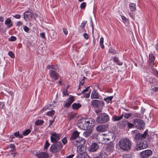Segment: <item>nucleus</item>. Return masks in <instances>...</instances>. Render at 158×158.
I'll list each match as a JSON object with an SVG mask.
<instances>
[{"label":"nucleus","instance_id":"obj_1","mask_svg":"<svg viewBox=\"0 0 158 158\" xmlns=\"http://www.w3.org/2000/svg\"><path fill=\"white\" fill-rule=\"evenodd\" d=\"M85 140L81 137H79L78 140H76L75 141L73 142L74 145L78 147L77 151L79 154V155H81L85 152L86 150V148L84 146L85 143Z\"/></svg>","mask_w":158,"mask_h":158},{"label":"nucleus","instance_id":"obj_2","mask_svg":"<svg viewBox=\"0 0 158 158\" xmlns=\"http://www.w3.org/2000/svg\"><path fill=\"white\" fill-rule=\"evenodd\" d=\"M118 145L120 148L123 150L127 151L130 150L131 147V143L128 139H123L119 141Z\"/></svg>","mask_w":158,"mask_h":158},{"label":"nucleus","instance_id":"obj_3","mask_svg":"<svg viewBox=\"0 0 158 158\" xmlns=\"http://www.w3.org/2000/svg\"><path fill=\"white\" fill-rule=\"evenodd\" d=\"M148 130H146L144 132L143 134H142L139 132L137 130H134L132 131L131 133L134 135V139L135 141L137 142L143 140V139L145 138L148 135Z\"/></svg>","mask_w":158,"mask_h":158},{"label":"nucleus","instance_id":"obj_4","mask_svg":"<svg viewBox=\"0 0 158 158\" xmlns=\"http://www.w3.org/2000/svg\"><path fill=\"white\" fill-rule=\"evenodd\" d=\"M90 121H88L87 119L83 118L78 121L77 126L81 129L86 130L90 128Z\"/></svg>","mask_w":158,"mask_h":158},{"label":"nucleus","instance_id":"obj_5","mask_svg":"<svg viewBox=\"0 0 158 158\" xmlns=\"http://www.w3.org/2000/svg\"><path fill=\"white\" fill-rule=\"evenodd\" d=\"M110 119L109 116L106 113L100 114L97 117L96 122L97 123L102 124L108 122Z\"/></svg>","mask_w":158,"mask_h":158},{"label":"nucleus","instance_id":"obj_6","mask_svg":"<svg viewBox=\"0 0 158 158\" xmlns=\"http://www.w3.org/2000/svg\"><path fill=\"white\" fill-rule=\"evenodd\" d=\"M62 146L60 142L57 141L51 145L50 148V151L52 153H56L59 152L62 148Z\"/></svg>","mask_w":158,"mask_h":158},{"label":"nucleus","instance_id":"obj_7","mask_svg":"<svg viewBox=\"0 0 158 158\" xmlns=\"http://www.w3.org/2000/svg\"><path fill=\"white\" fill-rule=\"evenodd\" d=\"M24 19L26 21L30 20L32 18L38 16L36 14H34L32 11L30 10H27L23 13Z\"/></svg>","mask_w":158,"mask_h":158},{"label":"nucleus","instance_id":"obj_8","mask_svg":"<svg viewBox=\"0 0 158 158\" xmlns=\"http://www.w3.org/2000/svg\"><path fill=\"white\" fill-rule=\"evenodd\" d=\"M132 123L138 129H143L145 127V124L144 122L141 119H133L132 120Z\"/></svg>","mask_w":158,"mask_h":158},{"label":"nucleus","instance_id":"obj_9","mask_svg":"<svg viewBox=\"0 0 158 158\" xmlns=\"http://www.w3.org/2000/svg\"><path fill=\"white\" fill-rule=\"evenodd\" d=\"M91 105L94 108H102L104 105V103L99 100H94L92 101Z\"/></svg>","mask_w":158,"mask_h":158},{"label":"nucleus","instance_id":"obj_10","mask_svg":"<svg viewBox=\"0 0 158 158\" xmlns=\"http://www.w3.org/2000/svg\"><path fill=\"white\" fill-rule=\"evenodd\" d=\"M147 142L144 140L137 142L136 150H141L146 148L148 147Z\"/></svg>","mask_w":158,"mask_h":158},{"label":"nucleus","instance_id":"obj_11","mask_svg":"<svg viewBox=\"0 0 158 158\" xmlns=\"http://www.w3.org/2000/svg\"><path fill=\"white\" fill-rule=\"evenodd\" d=\"M152 154V152L150 150L143 151L140 153V156L142 158H147Z\"/></svg>","mask_w":158,"mask_h":158},{"label":"nucleus","instance_id":"obj_12","mask_svg":"<svg viewBox=\"0 0 158 158\" xmlns=\"http://www.w3.org/2000/svg\"><path fill=\"white\" fill-rule=\"evenodd\" d=\"M60 134H57L55 132L51 134V136L50 137L51 142L52 143L57 142V140L60 139Z\"/></svg>","mask_w":158,"mask_h":158},{"label":"nucleus","instance_id":"obj_13","mask_svg":"<svg viewBox=\"0 0 158 158\" xmlns=\"http://www.w3.org/2000/svg\"><path fill=\"white\" fill-rule=\"evenodd\" d=\"M99 148V146L96 143H93L88 148V150L91 152H94Z\"/></svg>","mask_w":158,"mask_h":158},{"label":"nucleus","instance_id":"obj_14","mask_svg":"<svg viewBox=\"0 0 158 158\" xmlns=\"http://www.w3.org/2000/svg\"><path fill=\"white\" fill-rule=\"evenodd\" d=\"M102 135H103L105 138H108L107 139L110 142H113L115 139V136L113 133H110L106 135L103 134Z\"/></svg>","mask_w":158,"mask_h":158},{"label":"nucleus","instance_id":"obj_15","mask_svg":"<svg viewBox=\"0 0 158 158\" xmlns=\"http://www.w3.org/2000/svg\"><path fill=\"white\" fill-rule=\"evenodd\" d=\"M108 127L107 124H102L97 126L96 130L98 131L104 132L108 129Z\"/></svg>","mask_w":158,"mask_h":158},{"label":"nucleus","instance_id":"obj_16","mask_svg":"<svg viewBox=\"0 0 158 158\" xmlns=\"http://www.w3.org/2000/svg\"><path fill=\"white\" fill-rule=\"evenodd\" d=\"M99 142L102 144H106L110 142L107 139L108 138L104 137L103 135H101L98 136L97 139Z\"/></svg>","mask_w":158,"mask_h":158},{"label":"nucleus","instance_id":"obj_17","mask_svg":"<svg viewBox=\"0 0 158 158\" xmlns=\"http://www.w3.org/2000/svg\"><path fill=\"white\" fill-rule=\"evenodd\" d=\"M79 133L77 131H73L71 137L70 138L71 141L73 142L75 141L79 137Z\"/></svg>","mask_w":158,"mask_h":158},{"label":"nucleus","instance_id":"obj_18","mask_svg":"<svg viewBox=\"0 0 158 158\" xmlns=\"http://www.w3.org/2000/svg\"><path fill=\"white\" fill-rule=\"evenodd\" d=\"M50 75L51 78H53L56 81L58 79L59 74L54 70H51L50 71Z\"/></svg>","mask_w":158,"mask_h":158},{"label":"nucleus","instance_id":"obj_19","mask_svg":"<svg viewBox=\"0 0 158 158\" xmlns=\"http://www.w3.org/2000/svg\"><path fill=\"white\" fill-rule=\"evenodd\" d=\"M107 155L103 150H102L99 155L95 157V158H107Z\"/></svg>","mask_w":158,"mask_h":158},{"label":"nucleus","instance_id":"obj_20","mask_svg":"<svg viewBox=\"0 0 158 158\" xmlns=\"http://www.w3.org/2000/svg\"><path fill=\"white\" fill-rule=\"evenodd\" d=\"M149 64L150 66L152 67L154 65L153 62L155 60V57L152 54H150L149 56Z\"/></svg>","mask_w":158,"mask_h":158},{"label":"nucleus","instance_id":"obj_21","mask_svg":"<svg viewBox=\"0 0 158 158\" xmlns=\"http://www.w3.org/2000/svg\"><path fill=\"white\" fill-rule=\"evenodd\" d=\"M127 122L125 120H122L119 121L118 123V126L119 127L123 128L125 127L127 125Z\"/></svg>","mask_w":158,"mask_h":158},{"label":"nucleus","instance_id":"obj_22","mask_svg":"<svg viewBox=\"0 0 158 158\" xmlns=\"http://www.w3.org/2000/svg\"><path fill=\"white\" fill-rule=\"evenodd\" d=\"M110 143V144H108L106 147V149L107 151L112 152L114 148V144L112 142Z\"/></svg>","mask_w":158,"mask_h":158},{"label":"nucleus","instance_id":"obj_23","mask_svg":"<svg viewBox=\"0 0 158 158\" xmlns=\"http://www.w3.org/2000/svg\"><path fill=\"white\" fill-rule=\"evenodd\" d=\"M91 98L92 99H98L99 98V94L96 91L94 90L92 92Z\"/></svg>","mask_w":158,"mask_h":158},{"label":"nucleus","instance_id":"obj_24","mask_svg":"<svg viewBox=\"0 0 158 158\" xmlns=\"http://www.w3.org/2000/svg\"><path fill=\"white\" fill-rule=\"evenodd\" d=\"M5 24L7 25V28H9L13 25L12 23L11 22V20L10 18L7 19L6 20Z\"/></svg>","mask_w":158,"mask_h":158},{"label":"nucleus","instance_id":"obj_25","mask_svg":"<svg viewBox=\"0 0 158 158\" xmlns=\"http://www.w3.org/2000/svg\"><path fill=\"white\" fill-rule=\"evenodd\" d=\"M49 156V154L46 152H40V158H48Z\"/></svg>","mask_w":158,"mask_h":158},{"label":"nucleus","instance_id":"obj_26","mask_svg":"<svg viewBox=\"0 0 158 158\" xmlns=\"http://www.w3.org/2000/svg\"><path fill=\"white\" fill-rule=\"evenodd\" d=\"M123 114L120 116H114L113 117L112 120L114 121H118L122 119L123 118Z\"/></svg>","mask_w":158,"mask_h":158},{"label":"nucleus","instance_id":"obj_27","mask_svg":"<svg viewBox=\"0 0 158 158\" xmlns=\"http://www.w3.org/2000/svg\"><path fill=\"white\" fill-rule=\"evenodd\" d=\"M40 126V120L38 119L35 122V126H34V130L35 131H38L39 127Z\"/></svg>","mask_w":158,"mask_h":158},{"label":"nucleus","instance_id":"obj_28","mask_svg":"<svg viewBox=\"0 0 158 158\" xmlns=\"http://www.w3.org/2000/svg\"><path fill=\"white\" fill-rule=\"evenodd\" d=\"M72 108L73 109L77 110L81 106V105L80 103H74L72 105Z\"/></svg>","mask_w":158,"mask_h":158},{"label":"nucleus","instance_id":"obj_29","mask_svg":"<svg viewBox=\"0 0 158 158\" xmlns=\"http://www.w3.org/2000/svg\"><path fill=\"white\" fill-rule=\"evenodd\" d=\"M113 61L114 62L117 63L118 65H122L123 64V62L119 61L118 58L116 56H114V58Z\"/></svg>","mask_w":158,"mask_h":158},{"label":"nucleus","instance_id":"obj_30","mask_svg":"<svg viewBox=\"0 0 158 158\" xmlns=\"http://www.w3.org/2000/svg\"><path fill=\"white\" fill-rule=\"evenodd\" d=\"M129 6L130 10L131 11H133L135 10L136 7L135 4L131 3L130 4Z\"/></svg>","mask_w":158,"mask_h":158},{"label":"nucleus","instance_id":"obj_31","mask_svg":"<svg viewBox=\"0 0 158 158\" xmlns=\"http://www.w3.org/2000/svg\"><path fill=\"white\" fill-rule=\"evenodd\" d=\"M79 158H91L86 153H84L81 155H78Z\"/></svg>","mask_w":158,"mask_h":158},{"label":"nucleus","instance_id":"obj_32","mask_svg":"<svg viewBox=\"0 0 158 158\" xmlns=\"http://www.w3.org/2000/svg\"><path fill=\"white\" fill-rule=\"evenodd\" d=\"M88 121H90V123H89L90 128H92L94 126L95 123V120L93 118H91Z\"/></svg>","mask_w":158,"mask_h":158},{"label":"nucleus","instance_id":"obj_33","mask_svg":"<svg viewBox=\"0 0 158 158\" xmlns=\"http://www.w3.org/2000/svg\"><path fill=\"white\" fill-rule=\"evenodd\" d=\"M69 97L68 99L67 102L70 103L71 104L74 101V96L69 95Z\"/></svg>","mask_w":158,"mask_h":158},{"label":"nucleus","instance_id":"obj_34","mask_svg":"<svg viewBox=\"0 0 158 158\" xmlns=\"http://www.w3.org/2000/svg\"><path fill=\"white\" fill-rule=\"evenodd\" d=\"M91 131H87L83 133V135L86 137H88L91 134Z\"/></svg>","mask_w":158,"mask_h":158},{"label":"nucleus","instance_id":"obj_35","mask_svg":"<svg viewBox=\"0 0 158 158\" xmlns=\"http://www.w3.org/2000/svg\"><path fill=\"white\" fill-rule=\"evenodd\" d=\"M113 96L108 97L107 98H104V100L107 102L108 103H109L110 101H111L113 98Z\"/></svg>","mask_w":158,"mask_h":158},{"label":"nucleus","instance_id":"obj_36","mask_svg":"<svg viewBox=\"0 0 158 158\" xmlns=\"http://www.w3.org/2000/svg\"><path fill=\"white\" fill-rule=\"evenodd\" d=\"M103 42H104V38L103 37H102L100 38V45L102 49H103L104 48V46L103 45Z\"/></svg>","mask_w":158,"mask_h":158},{"label":"nucleus","instance_id":"obj_37","mask_svg":"<svg viewBox=\"0 0 158 158\" xmlns=\"http://www.w3.org/2000/svg\"><path fill=\"white\" fill-rule=\"evenodd\" d=\"M55 113V112L54 110H52L51 111L48 112L47 113V115L50 116L53 115Z\"/></svg>","mask_w":158,"mask_h":158},{"label":"nucleus","instance_id":"obj_38","mask_svg":"<svg viewBox=\"0 0 158 158\" xmlns=\"http://www.w3.org/2000/svg\"><path fill=\"white\" fill-rule=\"evenodd\" d=\"M31 130L29 129H27L23 131V135L25 136L28 135L31 132Z\"/></svg>","mask_w":158,"mask_h":158},{"label":"nucleus","instance_id":"obj_39","mask_svg":"<svg viewBox=\"0 0 158 158\" xmlns=\"http://www.w3.org/2000/svg\"><path fill=\"white\" fill-rule=\"evenodd\" d=\"M50 144L47 140L46 141V142L44 144V148L45 149H47L48 147L49 146Z\"/></svg>","mask_w":158,"mask_h":158},{"label":"nucleus","instance_id":"obj_40","mask_svg":"<svg viewBox=\"0 0 158 158\" xmlns=\"http://www.w3.org/2000/svg\"><path fill=\"white\" fill-rule=\"evenodd\" d=\"M132 115V114L130 113H126L124 115V117L126 118H129L130 116H131Z\"/></svg>","mask_w":158,"mask_h":158},{"label":"nucleus","instance_id":"obj_41","mask_svg":"<svg viewBox=\"0 0 158 158\" xmlns=\"http://www.w3.org/2000/svg\"><path fill=\"white\" fill-rule=\"evenodd\" d=\"M16 40V37L14 36H12L10 38H9V40L10 41H13Z\"/></svg>","mask_w":158,"mask_h":158},{"label":"nucleus","instance_id":"obj_42","mask_svg":"<svg viewBox=\"0 0 158 158\" xmlns=\"http://www.w3.org/2000/svg\"><path fill=\"white\" fill-rule=\"evenodd\" d=\"M87 21H83L81 23V25L80 26V27L81 28H83L85 27V25L86 23H87Z\"/></svg>","mask_w":158,"mask_h":158},{"label":"nucleus","instance_id":"obj_43","mask_svg":"<svg viewBox=\"0 0 158 158\" xmlns=\"http://www.w3.org/2000/svg\"><path fill=\"white\" fill-rule=\"evenodd\" d=\"M23 29L25 32H28L30 30V29L26 26H23Z\"/></svg>","mask_w":158,"mask_h":158},{"label":"nucleus","instance_id":"obj_44","mask_svg":"<svg viewBox=\"0 0 158 158\" xmlns=\"http://www.w3.org/2000/svg\"><path fill=\"white\" fill-rule=\"evenodd\" d=\"M86 3L85 2H83L81 3L80 5V7L81 9H84L86 6Z\"/></svg>","mask_w":158,"mask_h":158},{"label":"nucleus","instance_id":"obj_45","mask_svg":"<svg viewBox=\"0 0 158 158\" xmlns=\"http://www.w3.org/2000/svg\"><path fill=\"white\" fill-rule=\"evenodd\" d=\"M9 55L12 58L15 57V55L14 53L12 51H10L8 52Z\"/></svg>","mask_w":158,"mask_h":158},{"label":"nucleus","instance_id":"obj_46","mask_svg":"<svg viewBox=\"0 0 158 158\" xmlns=\"http://www.w3.org/2000/svg\"><path fill=\"white\" fill-rule=\"evenodd\" d=\"M90 24H91V26L92 27V34H94V26H93V21H92V19L91 18H90Z\"/></svg>","mask_w":158,"mask_h":158},{"label":"nucleus","instance_id":"obj_47","mask_svg":"<svg viewBox=\"0 0 158 158\" xmlns=\"http://www.w3.org/2000/svg\"><path fill=\"white\" fill-rule=\"evenodd\" d=\"M98 109L97 110H95V112L97 114H98L99 113L101 112L102 111V108H98Z\"/></svg>","mask_w":158,"mask_h":158},{"label":"nucleus","instance_id":"obj_48","mask_svg":"<svg viewBox=\"0 0 158 158\" xmlns=\"http://www.w3.org/2000/svg\"><path fill=\"white\" fill-rule=\"evenodd\" d=\"M40 36L44 39H46L44 33L42 32V33H40Z\"/></svg>","mask_w":158,"mask_h":158},{"label":"nucleus","instance_id":"obj_49","mask_svg":"<svg viewBox=\"0 0 158 158\" xmlns=\"http://www.w3.org/2000/svg\"><path fill=\"white\" fill-rule=\"evenodd\" d=\"M89 87L90 86L88 87L86 89L83 90V91L81 93V94H85V92L88 91Z\"/></svg>","mask_w":158,"mask_h":158},{"label":"nucleus","instance_id":"obj_50","mask_svg":"<svg viewBox=\"0 0 158 158\" xmlns=\"http://www.w3.org/2000/svg\"><path fill=\"white\" fill-rule=\"evenodd\" d=\"M127 125L129 128H131L134 126V125L132 123L129 122L127 123Z\"/></svg>","mask_w":158,"mask_h":158},{"label":"nucleus","instance_id":"obj_51","mask_svg":"<svg viewBox=\"0 0 158 158\" xmlns=\"http://www.w3.org/2000/svg\"><path fill=\"white\" fill-rule=\"evenodd\" d=\"M67 140L66 138H64L62 140V142L64 145H65L67 142Z\"/></svg>","mask_w":158,"mask_h":158},{"label":"nucleus","instance_id":"obj_52","mask_svg":"<svg viewBox=\"0 0 158 158\" xmlns=\"http://www.w3.org/2000/svg\"><path fill=\"white\" fill-rule=\"evenodd\" d=\"M121 18L122 20L125 22H126L128 21L127 19L124 16H122Z\"/></svg>","mask_w":158,"mask_h":158},{"label":"nucleus","instance_id":"obj_53","mask_svg":"<svg viewBox=\"0 0 158 158\" xmlns=\"http://www.w3.org/2000/svg\"><path fill=\"white\" fill-rule=\"evenodd\" d=\"M83 36L84 37L85 39L87 40L89 39V35L86 33H85L83 34Z\"/></svg>","mask_w":158,"mask_h":158},{"label":"nucleus","instance_id":"obj_54","mask_svg":"<svg viewBox=\"0 0 158 158\" xmlns=\"http://www.w3.org/2000/svg\"><path fill=\"white\" fill-rule=\"evenodd\" d=\"M10 147L12 148L13 150H14L15 149V146L14 144H12L10 145Z\"/></svg>","mask_w":158,"mask_h":158},{"label":"nucleus","instance_id":"obj_55","mask_svg":"<svg viewBox=\"0 0 158 158\" xmlns=\"http://www.w3.org/2000/svg\"><path fill=\"white\" fill-rule=\"evenodd\" d=\"M33 153L38 158H40V154L38 152L34 151Z\"/></svg>","mask_w":158,"mask_h":158},{"label":"nucleus","instance_id":"obj_56","mask_svg":"<svg viewBox=\"0 0 158 158\" xmlns=\"http://www.w3.org/2000/svg\"><path fill=\"white\" fill-rule=\"evenodd\" d=\"M90 91L88 93L86 94L85 93V94H84V97L85 98H88L90 96Z\"/></svg>","mask_w":158,"mask_h":158},{"label":"nucleus","instance_id":"obj_57","mask_svg":"<svg viewBox=\"0 0 158 158\" xmlns=\"http://www.w3.org/2000/svg\"><path fill=\"white\" fill-rule=\"evenodd\" d=\"M51 68L52 69H54L55 70H57V69L58 68H57V65H51Z\"/></svg>","mask_w":158,"mask_h":158},{"label":"nucleus","instance_id":"obj_58","mask_svg":"<svg viewBox=\"0 0 158 158\" xmlns=\"http://www.w3.org/2000/svg\"><path fill=\"white\" fill-rule=\"evenodd\" d=\"M71 104L70 103L67 102L64 105V106L65 107H69L70 106Z\"/></svg>","mask_w":158,"mask_h":158},{"label":"nucleus","instance_id":"obj_59","mask_svg":"<svg viewBox=\"0 0 158 158\" xmlns=\"http://www.w3.org/2000/svg\"><path fill=\"white\" fill-rule=\"evenodd\" d=\"M14 17L16 19H20L21 17V16L20 15H16L14 16Z\"/></svg>","mask_w":158,"mask_h":158},{"label":"nucleus","instance_id":"obj_60","mask_svg":"<svg viewBox=\"0 0 158 158\" xmlns=\"http://www.w3.org/2000/svg\"><path fill=\"white\" fill-rule=\"evenodd\" d=\"M63 31L65 35H67L68 33V32L67 30L65 28H63Z\"/></svg>","mask_w":158,"mask_h":158},{"label":"nucleus","instance_id":"obj_61","mask_svg":"<svg viewBox=\"0 0 158 158\" xmlns=\"http://www.w3.org/2000/svg\"><path fill=\"white\" fill-rule=\"evenodd\" d=\"M23 24V23L21 21H18L17 22L16 25L17 26H19Z\"/></svg>","mask_w":158,"mask_h":158},{"label":"nucleus","instance_id":"obj_62","mask_svg":"<svg viewBox=\"0 0 158 158\" xmlns=\"http://www.w3.org/2000/svg\"><path fill=\"white\" fill-rule=\"evenodd\" d=\"M63 93L64 95V96H66V95H68V94L67 93V89H66L65 91L64 90V91L63 92Z\"/></svg>","mask_w":158,"mask_h":158},{"label":"nucleus","instance_id":"obj_63","mask_svg":"<svg viewBox=\"0 0 158 158\" xmlns=\"http://www.w3.org/2000/svg\"><path fill=\"white\" fill-rule=\"evenodd\" d=\"M49 106L48 105L45 106L44 108L42 109V110L45 111L48 108Z\"/></svg>","mask_w":158,"mask_h":158},{"label":"nucleus","instance_id":"obj_64","mask_svg":"<svg viewBox=\"0 0 158 158\" xmlns=\"http://www.w3.org/2000/svg\"><path fill=\"white\" fill-rule=\"evenodd\" d=\"M75 154H72L68 156L66 158H73Z\"/></svg>","mask_w":158,"mask_h":158}]
</instances>
